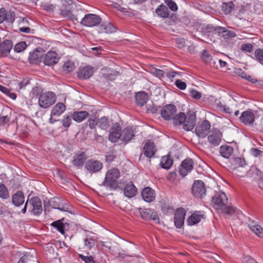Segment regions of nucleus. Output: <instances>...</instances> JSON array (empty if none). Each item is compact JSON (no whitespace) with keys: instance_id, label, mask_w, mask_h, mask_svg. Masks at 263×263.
Here are the masks:
<instances>
[{"instance_id":"20e7f679","label":"nucleus","mask_w":263,"mask_h":263,"mask_svg":"<svg viewBox=\"0 0 263 263\" xmlns=\"http://www.w3.org/2000/svg\"><path fill=\"white\" fill-rule=\"evenodd\" d=\"M101 20L102 19L99 15L96 14L89 13L84 16L81 20L80 23L84 26L92 27L99 25L101 22Z\"/></svg>"},{"instance_id":"680f3d73","label":"nucleus","mask_w":263,"mask_h":263,"mask_svg":"<svg viewBox=\"0 0 263 263\" xmlns=\"http://www.w3.org/2000/svg\"><path fill=\"white\" fill-rule=\"evenodd\" d=\"M222 212L224 214L232 215L235 213V209L232 206H227L222 209Z\"/></svg>"},{"instance_id":"4d7b16f0","label":"nucleus","mask_w":263,"mask_h":263,"mask_svg":"<svg viewBox=\"0 0 263 263\" xmlns=\"http://www.w3.org/2000/svg\"><path fill=\"white\" fill-rule=\"evenodd\" d=\"M253 46L250 43H246L241 45L240 50L246 52H251L253 50Z\"/></svg>"},{"instance_id":"cd10ccee","label":"nucleus","mask_w":263,"mask_h":263,"mask_svg":"<svg viewBox=\"0 0 263 263\" xmlns=\"http://www.w3.org/2000/svg\"><path fill=\"white\" fill-rule=\"evenodd\" d=\"M64 219L58 220L53 222L51 226L55 228L62 234H64L65 230H67L69 227V224L67 222L64 223L63 221Z\"/></svg>"},{"instance_id":"774afa93","label":"nucleus","mask_w":263,"mask_h":263,"mask_svg":"<svg viewBox=\"0 0 263 263\" xmlns=\"http://www.w3.org/2000/svg\"><path fill=\"white\" fill-rule=\"evenodd\" d=\"M243 263H257V261L250 256H246L243 258Z\"/></svg>"},{"instance_id":"473e14b6","label":"nucleus","mask_w":263,"mask_h":263,"mask_svg":"<svg viewBox=\"0 0 263 263\" xmlns=\"http://www.w3.org/2000/svg\"><path fill=\"white\" fill-rule=\"evenodd\" d=\"M234 151L233 147L225 145L220 147L219 152L221 156L225 158H229Z\"/></svg>"},{"instance_id":"9d476101","label":"nucleus","mask_w":263,"mask_h":263,"mask_svg":"<svg viewBox=\"0 0 263 263\" xmlns=\"http://www.w3.org/2000/svg\"><path fill=\"white\" fill-rule=\"evenodd\" d=\"M44 55V49L41 47L36 48L30 53L29 61L32 64H37L42 61Z\"/></svg>"},{"instance_id":"4468645a","label":"nucleus","mask_w":263,"mask_h":263,"mask_svg":"<svg viewBox=\"0 0 263 263\" xmlns=\"http://www.w3.org/2000/svg\"><path fill=\"white\" fill-rule=\"evenodd\" d=\"M194 161L191 158L184 160L179 167V172L180 175L184 177L194 168Z\"/></svg>"},{"instance_id":"7ed1b4c3","label":"nucleus","mask_w":263,"mask_h":263,"mask_svg":"<svg viewBox=\"0 0 263 263\" xmlns=\"http://www.w3.org/2000/svg\"><path fill=\"white\" fill-rule=\"evenodd\" d=\"M56 99V96L53 92H43L39 96V104L41 107L47 108L53 105Z\"/></svg>"},{"instance_id":"aec40b11","label":"nucleus","mask_w":263,"mask_h":263,"mask_svg":"<svg viewBox=\"0 0 263 263\" xmlns=\"http://www.w3.org/2000/svg\"><path fill=\"white\" fill-rule=\"evenodd\" d=\"M94 72V68L93 67L88 65L80 68L78 71V77L82 80H86L89 79Z\"/></svg>"},{"instance_id":"603ef678","label":"nucleus","mask_w":263,"mask_h":263,"mask_svg":"<svg viewBox=\"0 0 263 263\" xmlns=\"http://www.w3.org/2000/svg\"><path fill=\"white\" fill-rule=\"evenodd\" d=\"M75 68L74 64L71 61H67L63 65L64 70L69 72L72 71Z\"/></svg>"},{"instance_id":"393cba45","label":"nucleus","mask_w":263,"mask_h":263,"mask_svg":"<svg viewBox=\"0 0 263 263\" xmlns=\"http://www.w3.org/2000/svg\"><path fill=\"white\" fill-rule=\"evenodd\" d=\"M13 47V43L10 40H6L0 44V55L7 57Z\"/></svg>"},{"instance_id":"dca6fc26","label":"nucleus","mask_w":263,"mask_h":263,"mask_svg":"<svg viewBox=\"0 0 263 263\" xmlns=\"http://www.w3.org/2000/svg\"><path fill=\"white\" fill-rule=\"evenodd\" d=\"M121 140L123 143L127 144L135 136V131L132 126H128L123 128L121 130Z\"/></svg>"},{"instance_id":"4be33fe9","label":"nucleus","mask_w":263,"mask_h":263,"mask_svg":"<svg viewBox=\"0 0 263 263\" xmlns=\"http://www.w3.org/2000/svg\"><path fill=\"white\" fill-rule=\"evenodd\" d=\"M59 60L58 54L55 51H49L44 58V63L46 65L51 66L57 64Z\"/></svg>"},{"instance_id":"338daca9","label":"nucleus","mask_w":263,"mask_h":263,"mask_svg":"<svg viewBox=\"0 0 263 263\" xmlns=\"http://www.w3.org/2000/svg\"><path fill=\"white\" fill-rule=\"evenodd\" d=\"M85 246L89 249L91 248L95 245V240L92 238H86L85 240Z\"/></svg>"},{"instance_id":"b1692460","label":"nucleus","mask_w":263,"mask_h":263,"mask_svg":"<svg viewBox=\"0 0 263 263\" xmlns=\"http://www.w3.org/2000/svg\"><path fill=\"white\" fill-rule=\"evenodd\" d=\"M143 199L147 202H151L154 200L156 197L155 191L150 187L144 188L141 192Z\"/></svg>"},{"instance_id":"6e6552de","label":"nucleus","mask_w":263,"mask_h":263,"mask_svg":"<svg viewBox=\"0 0 263 263\" xmlns=\"http://www.w3.org/2000/svg\"><path fill=\"white\" fill-rule=\"evenodd\" d=\"M139 213L144 220H152L157 223H159V218L158 214L150 209H139Z\"/></svg>"},{"instance_id":"f3484780","label":"nucleus","mask_w":263,"mask_h":263,"mask_svg":"<svg viewBox=\"0 0 263 263\" xmlns=\"http://www.w3.org/2000/svg\"><path fill=\"white\" fill-rule=\"evenodd\" d=\"M103 167L102 163L98 160L90 159L86 161L85 167L91 173H97L100 171Z\"/></svg>"},{"instance_id":"c756f323","label":"nucleus","mask_w":263,"mask_h":263,"mask_svg":"<svg viewBox=\"0 0 263 263\" xmlns=\"http://www.w3.org/2000/svg\"><path fill=\"white\" fill-rule=\"evenodd\" d=\"M155 12L158 16L164 19L167 18L170 16L168 8L163 4L158 6L155 10Z\"/></svg>"},{"instance_id":"2f4dec72","label":"nucleus","mask_w":263,"mask_h":263,"mask_svg":"<svg viewBox=\"0 0 263 263\" xmlns=\"http://www.w3.org/2000/svg\"><path fill=\"white\" fill-rule=\"evenodd\" d=\"M116 31V28L111 23L102 24L98 27L99 33H111Z\"/></svg>"},{"instance_id":"4c0bfd02","label":"nucleus","mask_w":263,"mask_h":263,"mask_svg":"<svg viewBox=\"0 0 263 263\" xmlns=\"http://www.w3.org/2000/svg\"><path fill=\"white\" fill-rule=\"evenodd\" d=\"M232 162V164L235 166V168L238 172H239V170H238L239 168L244 167L247 165L245 159L240 157L233 158Z\"/></svg>"},{"instance_id":"72a5a7b5","label":"nucleus","mask_w":263,"mask_h":263,"mask_svg":"<svg viewBox=\"0 0 263 263\" xmlns=\"http://www.w3.org/2000/svg\"><path fill=\"white\" fill-rule=\"evenodd\" d=\"M89 116L87 111H74L72 115L73 119L77 122H81Z\"/></svg>"},{"instance_id":"7c9ffc66","label":"nucleus","mask_w":263,"mask_h":263,"mask_svg":"<svg viewBox=\"0 0 263 263\" xmlns=\"http://www.w3.org/2000/svg\"><path fill=\"white\" fill-rule=\"evenodd\" d=\"M137 193V189L132 182L127 184L124 189V194L128 198L134 197Z\"/></svg>"},{"instance_id":"69168bd1","label":"nucleus","mask_w":263,"mask_h":263,"mask_svg":"<svg viewBox=\"0 0 263 263\" xmlns=\"http://www.w3.org/2000/svg\"><path fill=\"white\" fill-rule=\"evenodd\" d=\"M10 121V117L8 115L0 117V126H4Z\"/></svg>"},{"instance_id":"c9c22d12","label":"nucleus","mask_w":263,"mask_h":263,"mask_svg":"<svg viewBox=\"0 0 263 263\" xmlns=\"http://www.w3.org/2000/svg\"><path fill=\"white\" fill-rule=\"evenodd\" d=\"M173 163V160L169 155L163 156L161 158L160 165L162 168L168 170Z\"/></svg>"},{"instance_id":"de8ad7c7","label":"nucleus","mask_w":263,"mask_h":263,"mask_svg":"<svg viewBox=\"0 0 263 263\" xmlns=\"http://www.w3.org/2000/svg\"><path fill=\"white\" fill-rule=\"evenodd\" d=\"M60 14L63 17H68L71 20L74 19L75 17V16L72 14L71 10L66 8L61 9Z\"/></svg>"},{"instance_id":"a878e982","label":"nucleus","mask_w":263,"mask_h":263,"mask_svg":"<svg viewBox=\"0 0 263 263\" xmlns=\"http://www.w3.org/2000/svg\"><path fill=\"white\" fill-rule=\"evenodd\" d=\"M25 196L22 191H18L12 196V203L16 206H20L24 203Z\"/></svg>"},{"instance_id":"0eeeda50","label":"nucleus","mask_w":263,"mask_h":263,"mask_svg":"<svg viewBox=\"0 0 263 263\" xmlns=\"http://www.w3.org/2000/svg\"><path fill=\"white\" fill-rule=\"evenodd\" d=\"M176 111V107L174 105L167 104L164 106L161 110V116L165 120L169 121L173 119Z\"/></svg>"},{"instance_id":"412c9836","label":"nucleus","mask_w":263,"mask_h":263,"mask_svg":"<svg viewBox=\"0 0 263 263\" xmlns=\"http://www.w3.org/2000/svg\"><path fill=\"white\" fill-rule=\"evenodd\" d=\"M185 212L183 208L178 209L174 215V223L177 228H181L184 223Z\"/></svg>"},{"instance_id":"a19ab883","label":"nucleus","mask_w":263,"mask_h":263,"mask_svg":"<svg viewBox=\"0 0 263 263\" xmlns=\"http://www.w3.org/2000/svg\"><path fill=\"white\" fill-rule=\"evenodd\" d=\"M250 229L257 236L263 238V228L259 224H254L249 226Z\"/></svg>"},{"instance_id":"a18cd8bd","label":"nucleus","mask_w":263,"mask_h":263,"mask_svg":"<svg viewBox=\"0 0 263 263\" xmlns=\"http://www.w3.org/2000/svg\"><path fill=\"white\" fill-rule=\"evenodd\" d=\"M201 59L204 63L208 64L211 61L212 57L208 50H204L201 55Z\"/></svg>"},{"instance_id":"f704fd0d","label":"nucleus","mask_w":263,"mask_h":263,"mask_svg":"<svg viewBox=\"0 0 263 263\" xmlns=\"http://www.w3.org/2000/svg\"><path fill=\"white\" fill-rule=\"evenodd\" d=\"M66 109V106L63 103L59 102L57 103L52 109L51 116H60Z\"/></svg>"},{"instance_id":"c03bdc74","label":"nucleus","mask_w":263,"mask_h":263,"mask_svg":"<svg viewBox=\"0 0 263 263\" xmlns=\"http://www.w3.org/2000/svg\"><path fill=\"white\" fill-rule=\"evenodd\" d=\"M249 173L251 175H255L260 178H263V173L256 166H252L249 171Z\"/></svg>"},{"instance_id":"13d9d810","label":"nucleus","mask_w":263,"mask_h":263,"mask_svg":"<svg viewBox=\"0 0 263 263\" xmlns=\"http://www.w3.org/2000/svg\"><path fill=\"white\" fill-rule=\"evenodd\" d=\"M32 258V256L29 254H25L20 258L17 263H28Z\"/></svg>"},{"instance_id":"6ab92c4d","label":"nucleus","mask_w":263,"mask_h":263,"mask_svg":"<svg viewBox=\"0 0 263 263\" xmlns=\"http://www.w3.org/2000/svg\"><path fill=\"white\" fill-rule=\"evenodd\" d=\"M239 120L245 125H250L254 123L255 116L251 110H246L241 113L239 117Z\"/></svg>"},{"instance_id":"e2e57ef3","label":"nucleus","mask_w":263,"mask_h":263,"mask_svg":"<svg viewBox=\"0 0 263 263\" xmlns=\"http://www.w3.org/2000/svg\"><path fill=\"white\" fill-rule=\"evenodd\" d=\"M191 96L195 99L199 100L201 98V94L195 89H191L190 91Z\"/></svg>"},{"instance_id":"423d86ee","label":"nucleus","mask_w":263,"mask_h":263,"mask_svg":"<svg viewBox=\"0 0 263 263\" xmlns=\"http://www.w3.org/2000/svg\"><path fill=\"white\" fill-rule=\"evenodd\" d=\"M192 192L195 197L203 198L206 193V189L203 182L201 180L195 181L192 186Z\"/></svg>"},{"instance_id":"6e6d98bb","label":"nucleus","mask_w":263,"mask_h":263,"mask_svg":"<svg viewBox=\"0 0 263 263\" xmlns=\"http://www.w3.org/2000/svg\"><path fill=\"white\" fill-rule=\"evenodd\" d=\"M41 7L44 10L49 12H52L55 8L53 5L48 3L42 4Z\"/></svg>"},{"instance_id":"f257e3e1","label":"nucleus","mask_w":263,"mask_h":263,"mask_svg":"<svg viewBox=\"0 0 263 263\" xmlns=\"http://www.w3.org/2000/svg\"><path fill=\"white\" fill-rule=\"evenodd\" d=\"M120 176V173L117 168H112L108 170L106 174V176L102 185L109 187L111 190H116L117 189H120L119 186V183L117 179Z\"/></svg>"},{"instance_id":"2eb2a0df","label":"nucleus","mask_w":263,"mask_h":263,"mask_svg":"<svg viewBox=\"0 0 263 263\" xmlns=\"http://www.w3.org/2000/svg\"><path fill=\"white\" fill-rule=\"evenodd\" d=\"M183 122V128L186 131L192 130L195 126L196 116L194 112H189Z\"/></svg>"},{"instance_id":"9b49d317","label":"nucleus","mask_w":263,"mask_h":263,"mask_svg":"<svg viewBox=\"0 0 263 263\" xmlns=\"http://www.w3.org/2000/svg\"><path fill=\"white\" fill-rule=\"evenodd\" d=\"M157 151L154 142L151 140H147L143 147V153L148 158L155 157Z\"/></svg>"},{"instance_id":"0e129e2a","label":"nucleus","mask_w":263,"mask_h":263,"mask_svg":"<svg viewBox=\"0 0 263 263\" xmlns=\"http://www.w3.org/2000/svg\"><path fill=\"white\" fill-rule=\"evenodd\" d=\"M175 84L181 90H184L186 87V83L182 81L181 80H177L175 81Z\"/></svg>"},{"instance_id":"58836bf2","label":"nucleus","mask_w":263,"mask_h":263,"mask_svg":"<svg viewBox=\"0 0 263 263\" xmlns=\"http://www.w3.org/2000/svg\"><path fill=\"white\" fill-rule=\"evenodd\" d=\"M186 115L184 112H180L173 118L174 124L176 125H182L185 120Z\"/></svg>"},{"instance_id":"3c124183","label":"nucleus","mask_w":263,"mask_h":263,"mask_svg":"<svg viewBox=\"0 0 263 263\" xmlns=\"http://www.w3.org/2000/svg\"><path fill=\"white\" fill-rule=\"evenodd\" d=\"M164 2L171 11L174 12L177 11L178 6L174 1L173 0H164Z\"/></svg>"},{"instance_id":"37998d69","label":"nucleus","mask_w":263,"mask_h":263,"mask_svg":"<svg viewBox=\"0 0 263 263\" xmlns=\"http://www.w3.org/2000/svg\"><path fill=\"white\" fill-rule=\"evenodd\" d=\"M98 124L99 127L103 129H107L109 127L108 119L103 117L98 120Z\"/></svg>"},{"instance_id":"ea45409f","label":"nucleus","mask_w":263,"mask_h":263,"mask_svg":"<svg viewBox=\"0 0 263 263\" xmlns=\"http://www.w3.org/2000/svg\"><path fill=\"white\" fill-rule=\"evenodd\" d=\"M119 74V72L114 70H107L106 73L103 74V77L104 79L108 81L115 80L117 76Z\"/></svg>"},{"instance_id":"f8f14e48","label":"nucleus","mask_w":263,"mask_h":263,"mask_svg":"<svg viewBox=\"0 0 263 263\" xmlns=\"http://www.w3.org/2000/svg\"><path fill=\"white\" fill-rule=\"evenodd\" d=\"M121 127L118 122H116L110 129L108 136L109 140L112 143L117 142L121 137Z\"/></svg>"},{"instance_id":"f03ea898","label":"nucleus","mask_w":263,"mask_h":263,"mask_svg":"<svg viewBox=\"0 0 263 263\" xmlns=\"http://www.w3.org/2000/svg\"><path fill=\"white\" fill-rule=\"evenodd\" d=\"M28 204L30 205L29 209V212L37 216L42 214L43 211L42 202L38 197L34 196L31 197L30 199H27L24 208L21 211L23 214L26 212L27 206Z\"/></svg>"},{"instance_id":"79ce46f5","label":"nucleus","mask_w":263,"mask_h":263,"mask_svg":"<svg viewBox=\"0 0 263 263\" xmlns=\"http://www.w3.org/2000/svg\"><path fill=\"white\" fill-rule=\"evenodd\" d=\"M9 197V193L6 186L0 182V198L3 199H7Z\"/></svg>"},{"instance_id":"5701e85b","label":"nucleus","mask_w":263,"mask_h":263,"mask_svg":"<svg viewBox=\"0 0 263 263\" xmlns=\"http://www.w3.org/2000/svg\"><path fill=\"white\" fill-rule=\"evenodd\" d=\"M214 30L218 33L219 35L224 39H229L230 38L234 37L236 36L235 32L227 29L224 27L217 26L214 28Z\"/></svg>"},{"instance_id":"864d4df0","label":"nucleus","mask_w":263,"mask_h":263,"mask_svg":"<svg viewBox=\"0 0 263 263\" xmlns=\"http://www.w3.org/2000/svg\"><path fill=\"white\" fill-rule=\"evenodd\" d=\"M49 203L52 208L61 210L59 199L57 198H53L49 200Z\"/></svg>"},{"instance_id":"bf43d9fd","label":"nucleus","mask_w":263,"mask_h":263,"mask_svg":"<svg viewBox=\"0 0 263 263\" xmlns=\"http://www.w3.org/2000/svg\"><path fill=\"white\" fill-rule=\"evenodd\" d=\"M62 125L64 127L68 128L71 123V118L69 116H65L62 119Z\"/></svg>"},{"instance_id":"49530a36","label":"nucleus","mask_w":263,"mask_h":263,"mask_svg":"<svg viewBox=\"0 0 263 263\" xmlns=\"http://www.w3.org/2000/svg\"><path fill=\"white\" fill-rule=\"evenodd\" d=\"M255 59L260 64L263 65V49L258 48L254 52Z\"/></svg>"},{"instance_id":"8fccbe9b","label":"nucleus","mask_w":263,"mask_h":263,"mask_svg":"<svg viewBox=\"0 0 263 263\" xmlns=\"http://www.w3.org/2000/svg\"><path fill=\"white\" fill-rule=\"evenodd\" d=\"M27 47L25 42H20L17 43L14 47V50L16 52H21Z\"/></svg>"},{"instance_id":"1a4fd4ad","label":"nucleus","mask_w":263,"mask_h":263,"mask_svg":"<svg viewBox=\"0 0 263 263\" xmlns=\"http://www.w3.org/2000/svg\"><path fill=\"white\" fill-rule=\"evenodd\" d=\"M222 137V134L218 129L213 128L208 136V140L212 145L217 146L219 145Z\"/></svg>"},{"instance_id":"5fc2aeb1","label":"nucleus","mask_w":263,"mask_h":263,"mask_svg":"<svg viewBox=\"0 0 263 263\" xmlns=\"http://www.w3.org/2000/svg\"><path fill=\"white\" fill-rule=\"evenodd\" d=\"M151 73L155 76L159 78H162L164 76V72L163 70L156 68H153L151 69Z\"/></svg>"},{"instance_id":"bb28decb","label":"nucleus","mask_w":263,"mask_h":263,"mask_svg":"<svg viewBox=\"0 0 263 263\" xmlns=\"http://www.w3.org/2000/svg\"><path fill=\"white\" fill-rule=\"evenodd\" d=\"M204 215L199 211H196L190 216L187 219L189 226H193L199 223L203 218Z\"/></svg>"},{"instance_id":"e433bc0d","label":"nucleus","mask_w":263,"mask_h":263,"mask_svg":"<svg viewBox=\"0 0 263 263\" xmlns=\"http://www.w3.org/2000/svg\"><path fill=\"white\" fill-rule=\"evenodd\" d=\"M235 5L232 2L223 3L222 10L225 15H229L235 9Z\"/></svg>"},{"instance_id":"052dcab7","label":"nucleus","mask_w":263,"mask_h":263,"mask_svg":"<svg viewBox=\"0 0 263 263\" xmlns=\"http://www.w3.org/2000/svg\"><path fill=\"white\" fill-rule=\"evenodd\" d=\"M79 257L85 263H95V261L92 256H85L82 254H80Z\"/></svg>"},{"instance_id":"a211bd4d","label":"nucleus","mask_w":263,"mask_h":263,"mask_svg":"<svg viewBox=\"0 0 263 263\" xmlns=\"http://www.w3.org/2000/svg\"><path fill=\"white\" fill-rule=\"evenodd\" d=\"M87 159V155L85 152H78L75 154L72 160V164L77 167H81Z\"/></svg>"},{"instance_id":"ddd939ff","label":"nucleus","mask_w":263,"mask_h":263,"mask_svg":"<svg viewBox=\"0 0 263 263\" xmlns=\"http://www.w3.org/2000/svg\"><path fill=\"white\" fill-rule=\"evenodd\" d=\"M228 198L223 192L216 193L212 197L213 204L218 208H222L228 203Z\"/></svg>"},{"instance_id":"09e8293b","label":"nucleus","mask_w":263,"mask_h":263,"mask_svg":"<svg viewBox=\"0 0 263 263\" xmlns=\"http://www.w3.org/2000/svg\"><path fill=\"white\" fill-rule=\"evenodd\" d=\"M5 14L6 17L5 21L10 23H13L15 18V14L14 12L11 10L8 12L6 11Z\"/></svg>"},{"instance_id":"c85d7f7f","label":"nucleus","mask_w":263,"mask_h":263,"mask_svg":"<svg viewBox=\"0 0 263 263\" xmlns=\"http://www.w3.org/2000/svg\"><path fill=\"white\" fill-rule=\"evenodd\" d=\"M148 99V95L144 91H141L136 93V103L139 106H143L145 103H146Z\"/></svg>"},{"instance_id":"39448f33","label":"nucleus","mask_w":263,"mask_h":263,"mask_svg":"<svg viewBox=\"0 0 263 263\" xmlns=\"http://www.w3.org/2000/svg\"><path fill=\"white\" fill-rule=\"evenodd\" d=\"M211 128V123L206 120L198 123L195 129V133L199 138H205L209 133Z\"/></svg>"}]
</instances>
